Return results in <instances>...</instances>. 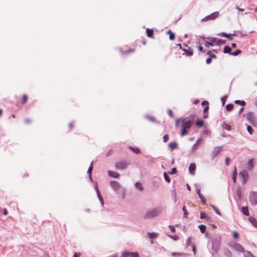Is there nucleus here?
<instances>
[{
	"instance_id": "19",
	"label": "nucleus",
	"mask_w": 257,
	"mask_h": 257,
	"mask_svg": "<svg viewBox=\"0 0 257 257\" xmlns=\"http://www.w3.org/2000/svg\"><path fill=\"white\" fill-rule=\"evenodd\" d=\"M241 210L242 214H244L245 216H249V213L247 206L242 207Z\"/></svg>"
},
{
	"instance_id": "38",
	"label": "nucleus",
	"mask_w": 257,
	"mask_h": 257,
	"mask_svg": "<svg viewBox=\"0 0 257 257\" xmlns=\"http://www.w3.org/2000/svg\"><path fill=\"white\" fill-rule=\"evenodd\" d=\"M148 236L150 238L153 239L156 236V233L154 232H148Z\"/></svg>"
},
{
	"instance_id": "25",
	"label": "nucleus",
	"mask_w": 257,
	"mask_h": 257,
	"mask_svg": "<svg viewBox=\"0 0 257 257\" xmlns=\"http://www.w3.org/2000/svg\"><path fill=\"white\" fill-rule=\"evenodd\" d=\"M222 127L223 128L227 130V131H230L231 130V126L226 122H223Z\"/></svg>"
},
{
	"instance_id": "6",
	"label": "nucleus",
	"mask_w": 257,
	"mask_h": 257,
	"mask_svg": "<svg viewBox=\"0 0 257 257\" xmlns=\"http://www.w3.org/2000/svg\"><path fill=\"white\" fill-rule=\"evenodd\" d=\"M219 15V12H215L210 15H209L204 18L202 21H208L209 20H215Z\"/></svg>"
},
{
	"instance_id": "34",
	"label": "nucleus",
	"mask_w": 257,
	"mask_h": 257,
	"mask_svg": "<svg viewBox=\"0 0 257 257\" xmlns=\"http://www.w3.org/2000/svg\"><path fill=\"white\" fill-rule=\"evenodd\" d=\"M234 102L236 104H239L242 106H244L245 104V102L243 100H235Z\"/></svg>"
},
{
	"instance_id": "45",
	"label": "nucleus",
	"mask_w": 257,
	"mask_h": 257,
	"mask_svg": "<svg viewBox=\"0 0 257 257\" xmlns=\"http://www.w3.org/2000/svg\"><path fill=\"white\" fill-rule=\"evenodd\" d=\"M247 130L249 134L251 135L252 134L253 129L250 125L247 126Z\"/></svg>"
},
{
	"instance_id": "14",
	"label": "nucleus",
	"mask_w": 257,
	"mask_h": 257,
	"mask_svg": "<svg viewBox=\"0 0 257 257\" xmlns=\"http://www.w3.org/2000/svg\"><path fill=\"white\" fill-rule=\"evenodd\" d=\"M233 248L239 252H244V249L242 245L238 243H234L232 246Z\"/></svg>"
},
{
	"instance_id": "46",
	"label": "nucleus",
	"mask_w": 257,
	"mask_h": 257,
	"mask_svg": "<svg viewBox=\"0 0 257 257\" xmlns=\"http://www.w3.org/2000/svg\"><path fill=\"white\" fill-rule=\"evenodd\" d=\"M177 173V169L176 168H173L171 171L168 172V173L171 175Z\"/></svg>"
},
{
	"instance_id": "27",
	"label": "nucleus",
	"mask_w": 257,
	"mask_h": 257,
	"mask_svg": "<svg viewBox=\"0 0 257 257\" xmlns=\"http://www.w3.org/2000/svg\"><path fill=\"white\" fill-rule=\"evenodd\" d=\"M204 122L203 120H197L195 122L196 125L198 127H202L204 125Z\"/></svg>"
},
{
	"instance_id": "44",
	"label": "nucleus",
	"mask_w": 257,
	"mask_h": 257,
	"mask_svg": "<svg viewBox=\"0 0 257 257\" xmlns=\"http://www.w3.org/2000/svg\"><path fill=\"white\" fill-rule=\"evenodd\" d=\"M146 117L149 119L150 120V121H152V122H155L156 121V119L153 116H149V115H147L146 116Z\"/></svg>"
},
{
	"instance_id": "33",
	"label": "nucleus",
	"mask_w": 257,
	"mask_h": 257,
	"mask_svg": "<svg viewBox=\"0 0 257 257\" xmlns=\"http://www.w3.org/2000/svg\"><path fill=\"white\" fill-rule=\"evenodd\" d=\"M163 175H164V179L165 180V181L168 183H170L171 181V180L170 179L169 176L167 175V174L166 172H164L163 174Z\"/></svg>"
},
{
	"instance_id": "16",
	"label": "nucleus",
	"mask_w": 257,
	"mask_h": 257,
	"mask_svg": "<svg viewBox=\"0 0 257 257\" xmlns=\"http://www.w3.org/2000/svg\"><path fill=\"white\" fill-rule=\"evenodd\" d=\"M107 173L108 175L110 177H112L114 178H117L119 177V175L116 172L112 171H108Z\"/></svg>"
},
{
	"instance_id": "18",
	"label": "nucleus",
	"mask_w": 257,
	"mask_h": 257,
	"mask_svg": "<svg viewBox=\"0 0 257 257\" xmlns=\"http://www.w3.org/2000/svg\"><path fill=\"white\" fill-rule=\"evenodd\" d=\"M178 145L176 142H171L169 143L168 147L172 150H173L177 148Z\"/></svg>"
},
{
	"instance_id": "13",
	"label": "nucleus",
	"mask_w": 257,
	"mask_h": 257,
	"mask_svg": "<svg viewBox=\"0 0 257 257\" xmlns=\"http://www.w3.org/2000/svg\"><path fill=\"white\" fill-rule=\"evenodd\" d=\"M246 119L250 123L253 124V121L255 120L254 113L251 111L248 112L246 114Z\"/></svg>"
},
{
	"instance_id": "10",
	"label": "nucleus",
	"mask_w": 257,
	"mask_h": 257,
	"mask_svg": "<svg viewBox=\"0 0 257 257\" xmlns=\"http://www.w3.org/2000/svg\"><path fill=\"white\" fill-rule=\"evenodd\" d=\"M239 176L243 183H245L247 179L248 173L247 170H243L239 173Z\"/></svg>"
},
{
	"instance_id": "35",
	"label": "nucleus",
	"mask_w": 257,
	"mask_h": 257,
	"mask_svg": "<svg viewBox=\"0 0 257 257\" xmlns=\"http://www.w3.org/2000/svg\"><path fill=\"white\" fill-rule=\"evenodd\" d=\"M186 244L188 246L192 245V237H191V236L188 237L187 239H186Z\"/></svg>"
},
{
	"instance_id": "43",
	"label": "nucleus",
	"mask_w": 257,
	"mask_h": 257,
	"mask_svg": "<svg viewBox=\"0 0 257 257\" xmlns=\"http://www.w3.org/2000/svg\"><path fill=\"white\" fill-rule=\"evenodd\" d=\"M183 211L184 212V218H187V215H188V213L187 210L186 209L185 206H184L183 207Z\"/></svg>"
},
{
	"instance_id": "28",
	"label": "nucleus",
	"mask_w": 257,
	"mask_h": 257,
	"mask_svg": "<svg viewBox=\"0 0 257 257\" xmlns=\"http://www.w3.org/2000/svg\"><path fill=\"white\" fill-rule=\"evenodd\" d=\"M182 50L184 51V53L183 54H186L187 56H191L193 55V52L191 51H188L186 49H183Z\"/></svg>"
},
{
	"instance_id": "60",
	"label": "nucleus",
	"mask_w": 257,
	"mask_h": 257,
	"mask_svg": "<svg viewBox=\"0 0 257 257\" xmlns=\"http://www.w3.org/2000/svg\"><path fill=\"white\" fill-rule=\"evenodd\" d=\"M134 52V49H129L127 51H126L125 52H122V53H125V54H127V53H131V52Z\"/></svg>"
},
{
	"instance_id": "26",
	"label": "nucleus",
	"mask_w": 257,
	"mask_h": 257,
	"mask_svg": "<svg viewBox=\"0 0 257 257\" xmlns=\"http://www.w3.org/2000/svg\"><path fill=\"white\" fill-rule=\"evenodd\" d=\"M135 187L140 191H142L144 189L142 184L139 182L136 183Z\"/></svg>"
},
{
	"instance_id": "21",
	"label": "nucleus",
	"mask_w": 257,
	"mask_h": 257,
	"mask_svg": "<svg viewBox=\"0 0 257 257\" xmlns=\"http://www.w3.org/2000/svg\"><path fill=\"white\" fill-rule=\"evenodd\" d=\"M223 52H224V53H225V54L227 53L231 55V49L229 46H225L223 49Z\"/></svg>"
},
{
	"instance_id": "40",
	"label": "nucleus",
	"mask_w": 257,
	"mask_h": 257,
	"mask_svg": "<svg viewBox=\"0 0 257 257\" xmlns=\"http://www.w3.org/2000/svg\"><path fill=\"white\" fill-rule=\"evenodd\" d=\"M224 253L226 257H231V252L228 249H226L224 251Z\"/></svg>"
},
{
	"instance_id": "53",
	"label": "nucleus",
	"mask_w": 257,
	"mask_h": 257,
	"mask_svg": "<svg viewBox=\"0 0 257 257\" xmlns=\"http://www.w3.org/2000/svg\"><path fill=\"white\" fill-rule=\"evenodd\" d=\"M175 34L174 33H171L170 35H169V39L170 40H174V39H175Z\"/></svg>"
},
{
	"instance_id": "56",
	"label": "nucleus",
	"mask_w": 257,
	"mask_h": 257,
	"mask_svg": "<svg viewBox=\"0 0 257 257\" xmlns=\"http://www.w3.org/2000/svg\"><path fill=\"white\" fill-rule=\"evenodd\" d=\"M168 114L171 117H173V112L172 111L171 109H169L168 110Z\"/></svg>"
},
{
	"instance_id": "47",
	"label": "nucleus",
	"mask_w": 257,
	"mask_h": 257,
	"mask_svg": "<svg viewBox=\"0 0 257 257\" xmlns=\"http://www.w3.org/2000/svg\"><path fill=\"white\" fill-rule=\"evenodd\" d=\"M214 42H212V41H210V42H206V43H205V46L206 47H209V46H214Z\"/></svg>"
},
{
	"instance_id": "51",
	"label": "nucleus",
	"mask_w": 257,
	"mask_h": 257,
	"mask_svg": "<svg viewBox=\"0 0 257 257\" xmlns=\"http://www.w3.org/2000/svg\"><path fill=\"white\" fill-rule=\"evenodd\" d=\"M227 97L226 96H224L223 97H222L221 98V101H222L223 105H224V104L227 100Z\"/></svg>"
},
{
	"instance_id": "39",
	"label": "nucleus",
	"mask_w": 257,
	"mask_h": 257,
	"mask_svg": "<svg viewBox=\"0 0 257 257\" xmlns=\"http://www.w3.org/2000/svg\"><path fill=\"white\" fill-rule=\"evenodd\" d=\"M241 53V51L240 50H237L233 52H231V55L237 56Z\"/></svg>"
},
{
	"instance_id": "3",
	"label": "nucleus",
	"mask_w": 257,
	"mask_h": 257,
	"mask_svg": "<svg viewBox=\"0 0 257 257\" xmlns=\"http://www.w3.org/2000/svg\"><path fill=\"white\" fill-rule=\"evenodd\" d=\"M212 249L215 252H217L219 249L221 237L218 234H214L212 235L211 238Z\"/></svg>"
},
{
	"instance_id": "20",
	"label": "nucleus",
	"mask_w": 257,
	"mask_h": 257,
	"mask_svg": "<svg viewBox=\"0 0 257 257\" xmlns=\"http://www.w3.org/2000/svg\"><path fill=\"white\" fill-rule=\"evenodd\" d=\"M202 141L201 138H199L197 140L196 143L192 146V151L195 152L197 145Z\"/></svg>"
},
{
	"instance_id": "42",
	"label": "nucleus",
	"mask_w": 257,
	"mask_h": 257,
	"mask_svg": "<svg viewBox=\"0 0 257 257\" xmlns=\"http://www.w3.org/2000/svg\"><path fill=\"white\" fill-rule=\"evenodd\" d=\"M210 206L217 214L221 215L220 212L215 208V207L214 205H211Z\"/></svg>"
},
{
	"instance_id": "11",
	"label": "nucleus",
	"mask_w": 257,
	"mask_h": 257,
	"mask_svg": "<svg viewBox=\"0 0 257 257\" xmlns=\"http://www.w3.org/2000/svg\"><path fill=\"white\" fill-rule=\"evenodd\" d=\"M254 159L251 158L246 163V164L245 165V168L246 169L245 170L247 171H250L252 170L254 167Z\"/></svg>"
},
{
	"instance_id": "57",
	"label": "nucleus",
	"mask_w": 257,
	"mask_h": 257,
	"mask_svg": "<svg viewBox=\"0 0 257 257\" xmlns=\"http://www.w3.org/2000/svg\"><path fill=\"white\" fill-rule=\"evenodd\" d=\"M169 227L170 228V230L172 232H174L175 231V226H172V225H169Z\"/></svg>"
},
{
	"instance_id": "29",
	"label": "nucleus",
	"mask_w": 257,
	"mask_h": 257,
	"mask_svg": "<svg viewBox=\"0 0 257 257\" xmlns=\"http://www.w3.org/2000/svg\"><path fill=\"white\" fill-rule=\"evenodd\" d=\"M198 227H199L201 233H203L205 232L206 228L205 225H204L203 224H201V225H199Z\"/></svg>"
},
{
	"instance_id": "4",
	"label": "nucleus",
	"mask_w": 257,
	"mask_h": 257,
	"mask_svg": "<svg viewBox=\"0 0 257 257\" xmlns=\"http://www.w3.org/2000/svg\"><path fill=\"white\" fill-rule=\"evenodd\" d=\"M128 165H130L128 162L126 161H120L115 163V168L118 170H125Z\"/></svg>"
},
{
	"instance_id": "48",
	"label": "nucleus",
	"mask_w": 257,
	"mask_h": 257,
	"mask_svg": "<svg viewBox=\"0 0 257 257\" xmlns=\"http://www.w3.org/2000/svg\"><path fill=\"white\" fill-rule=\"evenodd\" d=\"M199 197L200 199L202 202L203 203V204H206V199L203 195L200 196Z\"/></svg>"
},
{
	"instance_id": "36",
	"label": "nucleus",
	"mask_w": 257,
	"mask_h": 257,
	"mask_svg": "<svg viewBox=\"0 0 257 257\" xmlns=\"http://www.w3.org/2000/svg\"><path fill=\"white\" fill-rule=\"evenodd\" d=\"M93 162H92L89 167V168L87 170V173L88 174H91L92 171L93 170Z\"/></svg>"
},
{
	"instance_id": "63",
	"label": "nucleus",
	"mask_w": 257,
	"mask_h": 257,
	"mask_svg": "<svg viewBox=\"0 0 257 257\" xmlns=\"http://www.w3.org/2000/svg\"><path fill=\"white\" fill-rule=\"evenodd\" d=\"M235 9L237 10L238 12H243L244 11V9L239 8L237 6L235 7Z\"/></svg>"
},
{
	"instance_id": "61",
	"label": "nucleus",
	"mask_w": 257,
	"mask_h": 257,
	"mask_svg": "<svg viewBox=\"0 0 257 257\" xmlns=\"http://www.w3.org/2000/svg\"><path fill=\"white\" fill-rule=\"evenodd\" d=\"M233 237L236 238L238 237V233L237 231H234L233 234Z\"/></svg>"
},
{
	"instance_id": "9",
	"label": "nucleus",
	"mask_w": 257,
	"mask_h": 257,
	"mask_svg": "<svg viewBox=\"0 0 257 257\" xmlns=\"http://www.w3.org/2000/svg\"><path fill=\"white\" fill-rule=\"evenodd\" d=\"M120 257H140L139 253L137 252L124 251L122 253Z\"/></svg>"
},
{
	"instance_id": "8",
	"label": "nucleus",
	"mask_w": 257,
	"mask_h": 257,
	"mask_svg": "<svg viewBox=\"0 0 257 257\" xmlns=\"http://www.w3.org/2000/svg\"><path fill=\"white\" fill-rule=\"evenodd\" d=\"M222 150V147H215L213 148L211 153V157L213 159L216 157Z\"/></svg>"
},
{
	"instance_id": "24",
	"label": "nucleus",
	"mask_w": 257,
	"mask_h": 257,
	"mask_svg": "<svg viewBox=\"0 0 257 257\" xmlns=\"http://www.w3.org/2000/svg\"><path fill=\"white\" fill-rule=\"evenodd\" d=\"M236 175H237V171L236 167L234 166V171L232 172V179L234 183L235 182L236 179Z\"/></svg>"
},
{
	"instance_id": "49",
	"label": "nucleus",
	"mask_w": 257,
	"mask_h": 257,
	"mask_svg": "<svg viewBox=\"0 0 257 257\" xmlns=\"http://www.w3.org/2000/svg\"><path fill=\"white\" fill-rule=\"evenodd\" d=\"M200 218L201 219H206L207 217L205 213H204V212H201Z\"/></svg>"
},
{
	"instance_id": "22",
	"label": "nucleus",
	"mask_w": 257,
	"mask_h": 257,
	"mask_svg": "<svg viewBox=\"0 0 257 257\" xmlns=\"http://www.w3.org/2000/svg\"><path fill=\"white\" fill-rule=\"evenodd\" d=\"M146 32H147V35L148 37H149V38L153 37V34H154V32L152 29L147 28V30H146Z\"/></svg>"
},
{
	"instance_id": "5",
	"label": "nucleus",
	"mask_w": 257,
	"mask_h": 257,
	"mask_svg": "<svg viewBox=\"0 0 257 257\" xmlns=\"http://www.w3.org/2000/svg\"><path fill=\"white\" fill-rule=\"evenodd\" d=\"M249 201L252 206L257 205V192L251 191L249 196Z\"/></svg>"
},
{
	"instance_id": "12",
	"label": "nucleus",
	"mask_w": 257,
	"mask_h": 257,
	"mask_svg": "<svg viewBox=\"0 0 257 257\" xmlns=\"http://www.w3.org/2000/svg\"><path fill=\"white\" fill-rule=\"evenodd\" d=\"M110 185L113 190L115 191H117L120 188V184L116 181H111L110 182Z\"/></svg>"
},
{
	"instance_id": "54",
	"label": "nucleus",
	"mask_w": 257,
	"mask_h": 257,
	"mask_svg": "<svg viewBox=\"0 0 257 257\" xmlns=\"http://www.w3.org/2000/svg\"><path fill=\"white\" fill-rule=\"evenodd\" d=\"M182 119H183V118H178V119H176V120L175 121V126L176 127H177L178 126L179 121L181 120H182Z\"/></svg>"
},
{
	"instance_id": "17",
	"label": "nucleus",
	"mask_w": 257,
	"mask_h": 257,
	"mask_svg": "<svg viewBox=\"0 0 257 257\" xmlns=\"http://www.w3.org/2000/svg\"><path fill=\"white\" fill-rule=\"evenodd\" d=\"M248 220L255 227L257 228V220L254 217L250 216Z\"/></svg>"
},
{
	"instance_id": "55",
	"label": "nucleus",
	"mask_w": 257,
	"mask_h": 257,
	"mask_svg": "<svg viewBox=\"0 0 257 257\" xmlns=\"http://www.w3.org/2000/svg\"><path fill=\"white\" fill-rule=\"evenodd\" d=\"M94 189H95V191L96 192L97 194H98V192H100L99 189H98V186L97 183H96V184L95 185Z\"/></svg>"
},
{
	"instance_id": "58",
	"label": "nucleus",
	"mask_w": 257,
	"mask_h": 257,
	"mask_svg": "<svg viewBox=\"0 0 257 257\" xmlns=\"http://www.w3.org/2000/svg\"><path fill=\"white\" fill-rule=\"evenodd\" d=\"M230 162V159L229 158H226L225 160V164L226 166H228Z\"/></svg>"
},
{
	"instance_id": "32",
	"label": "nucleus",
	"mask_w": 257,
	"mask_h": 257,
	"mask_svg": "<svg viewBox=\"0 0 257 257\" xmlns=\"http://www.w3.org/2000/svg\"><path fill=\"white\" fill-rule=\"evenodd\" d=\"M97 197L101 203V205L103 206L104 205V201H103L102 196L100 194V193L98 192V194H97Z\"/></svg>"
},
{
	"instance_id": "2",
	"label": "nucleus",
	"mask_w": 257,
	"mask_h": 257,
	"mask_svg": "<svg viewBox=\"0 0 257 257\" xmlns=\"http://www.w3.org/2000/svg\"><path fill=\"white\" fill-rule=\"evenodd\" d=\"M163 208L158 206L147 210L143 216L144 219H153L158 216L162 212Z\"/></svg>"
},
{
	"instance_id": "23",
	"label": "nucleus",
	"mask_w": 257,
	"mask_h": 257,
	"mask_svg": "<svg viewBox=\"0 0 257 257\" xmlns=\"http://www.w3.org/2000/svg\"><path fill=\"white\" fill-rule=\"evenodd\" d=\"M128 148L136 154L140 153V150L138 148H134L132 146H129Z\"/></svg>"
},
{
	"instance_id": "30",
	"label": "nucleus",
	"mask_w": 257,
	"mask_h": 257,
	"mask_svg": "<svg viewBox=\"0 0 257 257\" xmlns=\"http://www.w3.org/2000/svg\"><path fill=\"white\" fill-rule=\"evenodd\" d=\"M243 252L244 257H254L252 254L249 251H244Z\"/></svg>"
},
{
	"instance_id": "7",
	"label": "nucleus",
	"mask_w": 257,
	"mask_h": 257,
	"mask_svg": "<svg viewBox=\"0 0 257 257\" xmlns=\"http://www.w3.org/2000/svg\"><path fill=\"white\" fill-rule=\"evenodd\" d=\"M207 39L210 41H212V42L215 43V45L217 46H221L224 45L225 43V41L221 39H217L214 37H208Z\"/></svg>"
},
{
	"instance_id": "37",
	"label": "nucleus",
	"mask_w": 257,
	"mask_h": 257,
	"mask_svg": "<svg viewBox=\"0 0 257 257\" xmlns=\"http://www.w3.org/2000/svg\"><path fill=\"white\" fill-rule=\"evenodd\" d=\"M219 36H220L221 37L227 38H229L230 37V34H227V33H224V32H222V33H220L219 34Z\"/></svg>"
},
{
	"instance_id": "64",
	"label": "nucleus",
	"mask_w": 257,
	"mask_h": 257,
	"mask_svg": "<svg viewBox=\"0 0 257 257\" xmlns=\"http://www.w3.org/2000/svg\"><path fill=\"white\" fill-rule=\"evenodd\" d=\"M208 109H209V106H205L203 109V113H205L206 112H207L208 110Z\"/></svg>"
},
{
	"instance_id": "50",
	"label": "nucleus",
	"mask_w": 257,
	"mask_h": 257,
	"mask_svg": "<svg viewBox=\"0 0 257 257\" xmlns=\"http://www.w3.org/2000/svg\"><path fill=\"white\" fill-rule=\"evenodd\" d=\"M207 54L212 58H215L216 57V56L215 54H214L213 53H212V51H208Z\"/></svg>"
},
{
	"instance_id": "31",
	"label": "nucleus",
	"mask_w": 257,
	"mask_h": 257,
	"mask_svg": "<svg viewBox=\"0 0 257 257\" xmlns=\"http://www.w3.org/2000/svg\"><path fill=\"white\" fill-rule=\"evenodd\" d=\"M234 107V105L232 103H229V104H227L226 105V109L227 110V111H231L233 108Z\"/></svg>"
},
{
	"instance_id": "52",
	"label": "nucleus",
	"mask_w": 257,
	"mask_h": 257,
	"mask_svg": "<svg viewBox=\"0 0 257 257\" xmlns=\"http://www.w3.org/2000/svg\"><path fill=\"white\" fill-rule=\"evenodd\" d=\"M169 140V136L168 135L166 134V135H165L163 137V141H164V142L166 143Z\"/></svg>"
},
{
	"instance_id": "1",
	"label": "nucleus",
	"mask_w": 257,
	"mask_h": 257,
	"mask_svg": "<svg viewBox=\"0 0 257 257\" xmlns=\"http://www.w3.org/2000/svg\"><path fill=\"white\" fill-rule=\"evenodd\" d=\"M195 115L192 113L188 117L184 118L182 120V131L181 136L183 137L188 134V131L191 128L195 120Z\"/></svg>"
},
{
	"instance_id": "15",
	"label": "nucleus",
	"mask_w": 257,
	"mask_h": 257,
	"mask_svg": "<svg viewBox=\"0 0 257 257\" xmlns=\"http://www.w3.org/2000/svg\"><path fill=\"white\" fill-rule=\"evenodd\" d=\"M196 170V165L194 163H191L189 165L188 171L190 174L194 175Z\"/></svg>"
},
{
	"instance_id": "59",
	"label": "nucleus",
	"mask_w": 257,
	"mask_h": 257,
	"mask_svg": "<svg viewBox=\"0 0 257 257\" xmlns=\"http://www.w3.org/2000/svg\"><path fill=\"white\" fill-rule=\"evenodd\" d=\"M212 59L210 57H208L206 59V62L207 64H210L211 62Z\"/></svg>"
},
{
	"instance_id": "41",
	"label": "nucleus",
	"mask_w": 257,
	"mask_h": 257,
	"mask_svg": "<svg viewBox=\"0 0 257 257\" xmlns=\"http://www.w3.org/2000/svg\"><path fill=\"white\" fill-rule=\"evenodd\" d=\"M28 99V97L26 94H24L23 97V99L22 100V103L23 104H25L26 103Z\"/></svg>"
},
{
	"instance_id": "62",
	"label": "nucleus",
	"mask_w": 257,
	"mask_h": 257,
	"mask_svg": "<svg viewBox=\"0 0 257 257\" xmlns=\"http://www.w3.org/2000/svg\"><path fill=\"white\" fill-rule=\"evenodd\" d=\"M196 193L199 197L202 195L200 192V189L199 188H197Z\"/></svg>"
}]
</instances>
